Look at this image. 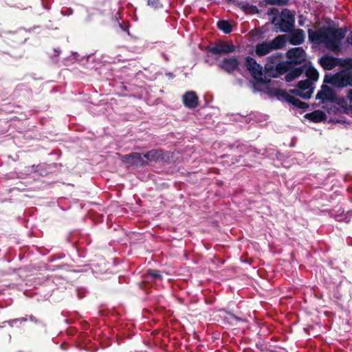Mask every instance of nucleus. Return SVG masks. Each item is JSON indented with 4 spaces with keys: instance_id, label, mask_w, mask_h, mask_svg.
Instances as JSON below:
<instances>
[{
    "instance_id": "obj_17",
    "label": "nucleus",
    "mask_w": 352,
    "mask_h": 352,
    "mask_svg": "<svg viewBox=\"0 0 352 352\" xmlns=\"http://www.w3.org/2000/svg\"><path fill=\"white\" fill-rule=\"evenodd\" d=\"M305 118L312 122L318 123L324 121L327 119V116L320 110H315L311 113H306Z\"/></svg>"
},
{
    "instance_id": "obj_3",
    "label": "nucleus",
    "mask_w": 352,
    "mask_h": 352,
    "mask_svg": "<svg viewBox=\"0 0 352 352\" xmlns=\"http://www.w3.org/2000/svg\"><path fill=\"white\" fill-rule=\"evenodd\" d=\"M286 35H278L271 42L263 41L258 43L255 47V53L258 56H263L269 54L272 50L283 48L286 43Z\"/></svg>"
},
{
    "instance_id": "obj_24",
    "label": "nucleus",
    "mask_w": 352,
    "mask_h": 352,
    "mask_svg": "<svg viewBox=\"0 0 352 352\" xmlns=\"http://www.w3.org/2000/svg\"><path fill=\"white\" fill-rule=\"evenodd\" d=\"M281 58L282 54L280 53L273 54L267 58L266 64H270L272 65L276 66L277 63L280 62V60Z\"/></svg>"
},
{
    "instance_id": "obj_5",
    "label": "nucleus",
    "mask_w": 352,
    "mask_h": 352,
    "mask_svg": "<svg viewBox=\"0 0 352 352\" xmlns=\"http://www.w3.org/2000/svg\"><path fill=\"white\" fill-rule=\"evenodd\" d=\"M206 50L212 55L220 56L223 54H229L234 52L236 47L232 43L219 40L212 45L207 46Z\"/></svg>"
},
{
    "instance_id": "obj_35",
    "label": "nucleus",
    "mask_w": 352,
    "mask_h": 352,
    "mask_svg": "<svg viewBox=\"0 0 352 352\" xmlns=\"http://www.w3.org/2000/svg\"><path fill=\"white\" fill-rule=\"evenodd\" d=\"M256 347H257L258 349H259L261 351H263V345L262 344H258V343H257V344H256Z\"/></svg>"
},
{
    "instance_id": "obj_30",
    "label": "nucleus",
    "mask_w": 352,
    "mask_h": 352,
    "mask_svg": "<svg viewBox=\"0 0 352 352\" xmlns=\"http://www.w3.org/2000/svg\"><path fill=\"white\" fill-rule=\"evenodd\" d=\"M343 65H346L347 67L346 69L351 70L352 69V58H345L342 60Z\"/></svg>"
},
{
    "instance_id": "obj_10",
    "label": "nucleus",
    "mask_w": 352,
    "mask_h": 352,
    "mask_svg": "<svg viewBox=\"0 0 352 352\" xmlns=\"http://www.w3.org/2000/svg\"><path fill=\"white\" fill-rule=\"evenodd\" d=\"M122 162L129 166L142 167L148 164L147 160L140 153H131L122 156Z\"/></svg>"
},
{
    "instance_id": "obj_6",
    "label": "nucleus",
    "mask_w": 352,
    "mask_h": 352,
    "mask_svg": "<svg viewBox=\"0 0 352 352\" xmlns=\"http://www.w3.org/2000/svg\"><path fill=\"white\" fill-rule=\"evenodd\" d=\"M274 95L278 99L288 102L294 107L300 109L306 110L309 106L307 102H302L298 98L290 96L285 90L276 88L273 90Z\"/></svg>"
},
{
    "instance_id": "obj_14",
    "label": "nucleus",
    "mask_w": 352,
    "mask_h": 352,
    "mask_svg": "<svg viewBox=\"0 0 352 352\" xmlns=\"http://www.w3.org/2000/svg\"><path fill=\"white\" fill-rule=\"evenodd\" d=\"M184 106L188 109H195L199 104V98L195 91H189L186 92L182 97Z\"/></svg>"
},
{
    "instance_id": "obj_9",
    "label": "nucleus",
    "mask_w": 352,
    "mask_h": 352,
    "mask_svg": "<svg viewBox=\"0 0 352 352\" xmlns=\"http://www.w3.org/2000/svg\"><path fill=\"white\" fill-rule=\"evenodd\" d=\"M218 67L228 74H232L234 72H241L240 61L238 56L224 58L218 63Z\"/></svg>"
},
{
    "instance_id": "obj_12",
    "label": "nucleus",
    "mask_w": 352,
    "mask_h": 352,
    "mask_svg": "<svg viewBox=\"0 0 352 352\" xmlns=\"http://www.w3.org/2000/svg\"><path fill=\"white\" fill-rule=\"evenodd\" d=\"M287 57L293 66L301 64L305 60V52L302 47H294L287 51Z\"/></svg>"
},
{
    "instance_id": "obj_8",
    "label": "nucleus",
    "mask_w": 352,
    "mask_h": 352,
    "mask_svg": "<svg viewBox=\"0 0 352 352\" xmlns=\"http://www.w3.org/2000/svg\"><path fill=\"white\" fill-rule=\"evenodd\" d=\"M312 84L309 80H300L298 82L296 88L290 89L289 93L304 99H309L314 91Z\"/></svg>"
},
{
    "instance_id": "obj_11",
    "label": "nucleus",
    "mask_w": 352,
    "mask_h": 352,
    "mask_svg": "<svg viewBox=\"0 0 352 352\" xmlns=\"http://www.w3.org/2000/svg\"><path fill=\"white\" fill-rule=\"evenodd\" d=\"M318 63L324 70H331L338 65L343 66L340 58L330 55H323L319 58Z\"/></svg>"
},
{
    "instance_id": "obj_15",
    "label": "nucleus",
    "mask_w": 352,
    "mask_h": 352,
    "mask_svg": "<svg viewBox=\"0 0 352 352\" xmlns=\"http://www.w3.org/2000/svg\"><path fill=\"white\" fill-rule=\"evenodd\" d=\"M305 38V32L302 29H296L288 35V41L293 45L302 44Z\"/></svg>"
},
{
    "instance_id": "obj_2",
    "label": "nucleus",
    "mask_w": 352,
    "mask_h": 352,
    "mask_svg": "<svg viewBox=\"0 0 352 352\" xmlns=\"http://www.w3.org/2000/svg\"><path fill=\"white\" fill-rule=\"evenodd\" d=\"M324 82L331 85L333 87L342 89L352 87V71L342 69L333 75H325Z\"/></svg>"
},
{
    "instance_id": "obj_16",
    "label": "nucleus",
    "mask_w": 352,
    "mask_h": 352,
    "mask_svg": "<svg viewBox=\"0 0 352 352\" xmlns=\"http://www.w3.org/2000/svg\"><path fill=\"white\" fill-rule=\"evenodd\" d=\"M28 38V32L25 29H19L10 34V39L17 44L23 43Z\"/></svg>"
},
{
    "instance_id": "obj_29",
    "label": "nucleus",
    "mask_w": 352,
    "mask_h": 352,
    "mask_svg": "<svg viewBox=\"0 0 352 352\" xmlns=\"http://www.w3.org/2000/svg\"><path fill=\"white\" fill-rule=\"evenodd\" d=\"M342 107L344 109V112L346 114H352V106L347 107L346 101L342 99Z\"/></svg>"
},
{
    "instance_id": "obj_36",
    "label": "nucleus",
    "mask_w": 352,
    "mask_h": 352,
    "mask_svg": "<svg viewBox=\"0 0 352 352\" xmlns=\"http://www.w3.org/2000/svg\"><path fill=\"white\" fill-rule=\"evenodd\" d=\"M332 122L334 123H341V120H332Z\"/></svg>"
},
{
    "instance_id": "obj_21",
    "label": "nucleus",
    "mask_w": 352,
    "mask_h": 352,
    "mask_svg": "<svg viewBox=\"0 0 352 352\" xmlns=\"http://www.w3.org/2000/svg\"><path fill=\"white\" fill-rule=\"evenodd\" d=\"M305 75L307 77V80H309L312 82L317 81L319 77V73L314 67L309 66L305 70Z\"/></svg>"
},
{
    "instance_id": "obj_27",
    "label": "nucleus",
    "mask_w": 352,
    "mask_h": 352,
    "mask_svg": "<svg viewBox=\"0 0 352 352\" xmlns=\"http://www.w3.org/2000/svg\"><path fill=\"white\" fill-rule=\"evenodd\" d=\"M236 5L238 6L244 12H248L249 8H250L251 6L248 3H244L243 1L236 2Z\"/></svg>"
},
{
    "instance_id": "obj_33",
    "label": "nucleus",
    "mask_w": 352,
    "mask_h": 352,
    "mask_svg": "<svg viewBox=\"0 0 352 352\" xmlns=\"http://www.w3.org/2000/svg\"><path fill=\"white\" fill-rule=\"evenodd\" d=\"M346 42L352 45V31L349 33V35L347 36Z\"/></svg>"
},
{
    "instance_id": "obj_4",
    "label": "nucleus",
    "mask_w": 352,
    "mask_h": 352,
    "mask_svg": "<svg viewBox=\"0 0 352 352\" xmlns=\"http://www.w3.org/2000/svg\"><path fill=\"white\" fill-rule=\"evenodd\" d=\"M245 66L258 82L266 84L270 82V80H267L265 77H263V68L254 58L251 56L245 57Z\"/></svg>"
},
{
    "instance_id": "obj_32",
    "label": "nucleus",
    "mask_w": 352,
    "mask_h": 352,
    "mask_svg": "<svg viewBox=\"0 0 352 352\" xmlns=\"http://www.w3.org/2000/svg\"><path fill=\"white\" fill-rule=\"evenodd\" d=\"M228 314L230 316L231 318L235 320L236 321L241 320V319L239 317L235 316L234 314H232L231 312H228Z\"/></svg>"
},
{
    "instance_id": "obj_20",
    "label": "nucleus",
    "mask_w": 352,
    "mask_h": 352,
    "mask_svg": "<svg viewBox=\"0 0 352 352\" xmlns=\"http://www.w3.org/2000/svg\"><path fill=\"white\" fill-rule=\"evenodd\" d=\"M294 22L292 20H286L285 18H280V21L278 24L280 31L282 32H289L294 27Z\"/></svg>"
},
{
    "instance_id": "obj_25",
    "label": "nucleus",
    "mask_w": 352,
    "mask_h": 352,
    "mask_svg": "<svg viewBox=\"0 0 352 352\" xmlns=\"http://www.w3.org/2000/svg\"><path fill=\"white\" fill-rule=\"evenodd\" d=\"M280 18H285L286 20H292L293 22L295 21L294 14L288 8L282 10Z\"/></svg>"
},
{
    "instance_id": "obj_31",
    "label": "nucleus",
    "mask_w": 352,
    "mask_h": 352,
    "mask_svg": "<svg viewBox=\"0 0 352 352\" xmlns=\"http://www.w3.org/2000/svg\"><path fill=\"white\" fill-rule=\"evenodd\" d=\"M247 12L251 14H257L259 12V10L256 6L252 5Z\"/></svg>"
},
{
    "instance_id": "obj_34",
    "label": "nucleus",
    "mask_w": 352,
    "mask_h": 352,
    "mask_svg": "<svg viewBox=\"0 0 352 352\" xmlns=\"http://www.w3.org/2000/svg\"><path fill=\"white\" fill-rule=\"evenodd\" d=\"M347 98L352 102V89H349L347 92Z\"/></svg>"
},
{
    "instance_id": "obj_23",
    "label": "nucleus",
    "mask_w": 352,
    "mask_h": 352,
    "mask_svg": "<svg viewBox=\"0 0 352 352\" xmlns=\"http://www.w3.org/2000/svg\"><path fill=\"white\" fill-rule=\"evenodd\" d=\"M146 276L148 278H151L152 280H160L162 278V275L160 272L157 270H148L146 272Z\"/></svg>"
},
{
    "instance_id": "obj_19",
    "label": "nucleus",
    "mask_w": 352,
    "mask_h": 352,
    "mask_svg": "<svg viewBox=\"0 0 352 352\" xmlns=\"http://www.w3.org/2000/svg\"><path fill=\"white\" fill-rule=\"evenodd\" d=\"M305 65L300 66L298 67H294L290 69L288 73L285 75V80L288 82L293 81L295 78L299 77L304 72V67Z\"/></svg>"
},
{
    "instance_id": "obj_26",
    "label": "nucleus",
    "mask_w": 352,
    "mask_h": 352,
    "mask_svg": "<svg viewBox=\"0 0 352 352\" xmlns=\"http://www.w3.org/2000/svg\"><path fill=\"white\" fill-rule=\"evenodd\" d=\"M268 5L272 6H286L289 3V0H264Z\"/></svg>"
},
{
    "instance_id": "obj_13",
    "label": "nucleus",
    "mask_w": 352,
    "mask_h": 352,
    "mask_svg": "<svg viewBox=\"0 0 352 352\" xmlns=\"http://www.w3.org/2000/svg\"><path fill=\"white\" fill-rule=\"evenodd\" d=\"M316 100H321L322 102L325 100L335 102L336 100V94L332 88L327 85H322L321 89L316 96Z\"/></svg>"
},
{
    "instance_id": "obj_22",
    "label": "nucleus",
    "mask_w": 352,
    "mask_h": 352,
    "mask_svg": "<svg viewBox=\"0 0 352 352\" xmlns=\"http://www.w3.org/2000/svg\"><path fill=\"white\" fill-rule=\"evenodd\" d=\"M217 28L225 34H230L232 31V26L226 20H220L217 22Z\"/></svg>"
},
{
    "instance_id": "obj_1",
    "label": "nucleus",
    "mask_w": 352,
    "mask_h": 352,
    "mask_svg": "<svg viewBox=\"0 0 352 352\" xmlns=\"http://www.w3.org/2000/svg\"><path fill=\"white\" fill-rule=\"evenodd\" d=\"M347 32L346 27L335 28L322 27L317 30H308V37L311 42L320 45L324 44L327 49L338 54L341 48V42Z\"/></svg>"
},
{
    "instance_id": "obj_37",
    "label": "nucleus",
    "mask_w": 352,
    "mask_h": 352,
    "mask_svg": "<svg viewBox=\"0 0 352 352\" xmlns=\"http://www.w3.org/2000/svg\"><path fill=\"white\" fill-rule=\"evenodd\" d=\"M122 90H126V87L125 85L122 86Z\"/></svg>"
},
{
    "instance_id": "obj_18",
    "label": "nucleus",
    "mask_w": 352,
    "mask_h": 352,
    "mask_svg": "<svg viewBox=\"0 0 352 352\" xmlns=\"http://www.w3.org/2000/svg\"><path fill=\"white\" fill-rule=\"evenodd\" d=\"M146 160L157 162L164 159V151L162 149H152L144 154Z\"/></svg>"
},
{
    "instance_id": "obj_7",
    "label": "nucleus",
    "mask_w": 352,
    "mask_h": 352,
    "mask_svg": "<svg viewBox=\"0 0 352 352\" xmlns=\"http://www.w3.org/2000/svg\"><path fill=\"white\" fill-rule=\"evenodd\" d=\"M294 66L289 61H282L277 63L276 66L270 64H265V74L270 77L276 78L290 70Z\"/></svg>"
},
{
    "instance_id": "obj_28",
    "label": "nucleus",
    "mask_w": 352,
    "mask_h": 352,
    "mask_svg": "<svg viewBox=\"0 0 352 352\" xmlns=\"http://www.w3.org/2000/svg\"><path fill=\"white\" fill-rule=\"evenodd\" d=\"M267 13L269 15H274V16L273 17V19L272 21V23L275 24V21L276 20V16L279 13L278 9H276L275 8H271L268 10Z\"/></svg>"
}]
</instances>
